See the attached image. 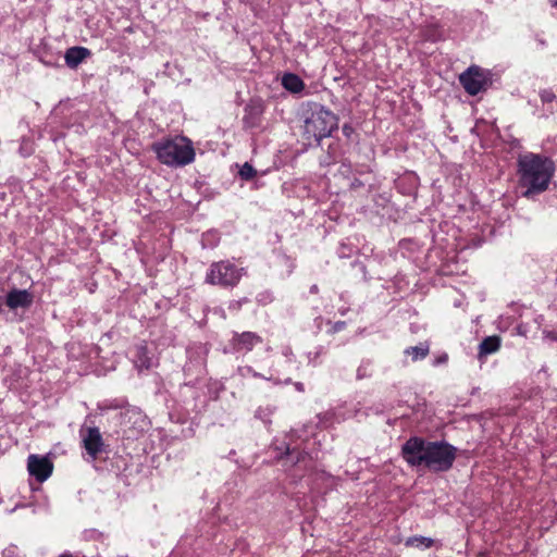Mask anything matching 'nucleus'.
Listing matches in <instances>:
<instances>
[{
    "mask_svg": "<svg viewBox=\"0 0 557 557\" xmlns=\"http://www.w3.org/2000/svg\"><path fill=\"white\" fill-rule=\"evenodd\" d=\"M338 127L337 116L324 106L311 103L305 113L302 137L311 145H320L323 138L330 137Z\"/></svg>",
    "mask_w": 557,
    "mask_h": 557,
    "instance_id": "3",
    "label": "nucleus"
},
{
    "mask_svg": "<svg viewBox=\"0 0 557 557\" xmlns=\"http://www.w3.org/2000/svg\"><path fill=\"white\" fill-rule=\"evenodd\" d=\"M539 95L543 103H549L556 99V95L552 89H542Z\"/></svg>",
    "mask_w": 557,
    "mask_h": 557,
    "instance_id": "23",
    "label": "nucleus"
},
{
    "mask_svg": "<svg viewBox=\"0 0 557 557\" xmlns=\"http://www.w3.org/2000/svg\"><path fill=\"white\" fill-rule=\"evenodd\" d=\"M237 372L239 375L242 376H246L248 374L252 375L253 377H257V379H265L261 373L259 372H256L251 367L249 366H246V367H238L237 369Z\"/></svg>",
    "mask_w": 557,
    "mask_h": 557,
    "instance_id": "22",
    "label": "nucleus"
},
{
    "mask_svg": "<svg viewBox=\"0 0 557 557\" xmlns=\"http://www.w3.org/2000/svg\"><path fill=\"white\" fill-rule=\"evenodd\" d=\"M433 540L431 537H425L422 535H414L408 537L405 542L407 547H418V548H429L433 545Z\"/></svg>",
    "mask_w": 557,
    "mask_h": 557,
    "instance_id": "17",
    "label": "nucleus"
},
{
    "mask_svg": "<svg viewBox=\"0 0 557 557\" xmlns=\"http://www.w3.org/2000/svg\"><path fill=\"white\" fill-rule=\"evenodd\" d=\"M245 274L244 268L237 267L230 260H221L209 265L205 282L224 288H234Z\"/></svg>",
    "mask_w": 557,
    "mask_h": 557,
    "instance_id": "5",
    "label": "nucleus"
},
{
    "mask_svg": "<svg viewBox=\"0 0 557 557\" xmlns=\"http://www.w3.org/2000/svg\"><path fill=\"white\" fill-rule=\"evenodd\" d=\"M548 337L553 341H556L557 342V333H549L548 334Z\"/></svg>",
    "mask_w": 557,
    "mask_h": 557,
    "instance_id": "34",
    "label": "nucleus"
},
{
    "mask_svg": "<svg viewBox=\"0 0 557 557\" xmlns=\"http://www.w3.org/2000/svg\"><path fill=\"white\" fill-rule=\"evenodd\" d=\"M500 348V338L496 335L485 337L479 345V358L496 352Z\"/></svg>",
    "mask_w": 557,
    "mask_h": 557,
    "instance_id": "15",
    "label": "nucleus"
},
{
    "mask_svg": "<svg viewBox=\"0 0 557 557\" xmlns=\"http://www.w3.org/2000/svg\"><path fill=\"white\" fill-rule=\"evenodd\" d=\"M152 150L157 159L168 166H185L195 159L193 143L184 136L157 141L152 145Z\"/></svg>",
    "mask_w": 557,
    "mask_h": 557,
    "instance_id": "4",
    "label": "nucleus"
},
{
    "mask_svg": "<svg viewBox=\"0 0 557 557\" xmlns=\"http://www.w3.org/2000/svg\"><path fill=\"white\" fill-rule=\"evenodd\" d=\"M372 366L373 363L370 359L361 360L359 367L357 368L356 379L360 381L371 377L373 373Z\"/></svg>",
    "mask_w": 557,
    "mask_h": 557,
    "instance_id": "18",
    "label": "nucleus"
},
{
    "mask_svg": "<svg viewBox=\"0 0 557 557\" xmlns=\"http://www.w3.org/2000/svg\"><path fill=\"white\" fill-rule=\"evenodd\" d=\"M59 557H85V556L79 552H76V553L65 552V553L61 554Z\"/></svg>",
    "mask_w": 557,
    "mask_h": 557,
    "instance_id": "29",
    "label": "nucleus"
},
{
    "mask_svg": "<svg viewBox=\"0 0 557 557\" xmlns=\"http://www.w3.org/2000/svg\"><path fill=\"white\" fill-rule=\"evenodd\" d=\"M325 354V349L323 346H318L314 350H311L307 354L309 364L317 367L320 364V357Z\"/></svg>",
    "mask_w": 557,
    "mask_h": 557,
    "instance_id": "19",
    "label": "nucleus"
},
{
    "mask_svg": "<svg viewBox=\"0 0 557 557\" xmlns=\"http://www.w3.org/2000/svg\"><path fill=\"white\" fill-rule=\"evenodd\" d=\"M537 42L543 47L546 46V41L544 39L539 38Z\"/></svg>",
    "mask_w": 557,
    "mask_h": 557,
    "instance_id": "36",
    "label": "nucleus"
},
{
    "mask_svg": "<svg viewBox=\"0 0 557 557\" xmlns=\"http://www.w3.org/2000/svg\"><path fill=\"white\" fill-rule=\"evenodd\" d=\"M295 387L298 392H304L305 391V386L301 382H296L295 383Z\"/></svg>",
    "mask_w": 557,
    "mask_h": 557,
    "instance_id": "31",
    "label": "nucleus"
},
{
    "mask_svg": "<svg viewBox=\"0 0 557 557\" xmlns=\"http://www.w3.org/2000/svg\"><path fill=\"white\" fill-rule=\"evenodd\" d=\"M273 414V409L271 407H259L256 412L255 417L262 420L264 423L271 422V416Z\"/></svg>",
    "mask_w": 557,
    "mask_h": 557,
    "instance_id": "21",
    "label": "nucleus"
},
{
    "mask_svg": "<svg viewBox=\"0 0 557 557\" xmlns=\"http://www.w3.org/2000/svg\"><path fill=\"white\" fill-rule=\"evenodd\" d=\"M554 172V162L547 157L532 152L520 156L517 174L522 196L531 198L547 190Z\"/></svg>",
    "mask_w": 557,
    "mask_h": 557,
    "instance_id": "2",
    "label": "nucleus"
},
{
    "mask_svg": "<svg viewBox=\"0 0 557 557\" xmlns=\"http://www.w3.org/2000/svg\"><path fill=\"white\" fill-rule=\"evenodd\" d=\"M83 446L92 460L103 450V440L98 428H88L83 435Z\"/></svg>",
    "mask_w": 557,
    "mask_h": 557,
    "instance_id": "10",
    "label": "nucleus"
},
{
    "mask_svg": "<svg viewBox=\"0 0 557 557\" xmlns=\"http://www.w3.org/2000/svg\"><path fill=\"white\" fill-rule=\"evenodd\" d=\"M32 152H33V148H32L30 143L28 140H23L20 146L21 156L28 157L32 154Z\"/></svg>",
    "mask_w": 557,
    "mask_h": 557,
    "instance_id": "25",
    "label": "nucleus"
},
{
    "mask_svg": "<svg viewBox=\"0 0 557 557\" xmlns=\"http://www.w3.org/2000/svg\"><path fill=\"white\" fill-rule=\"evenodd\" d=\"M430 351V346L428 343H420L418 346L408 347L405 350V354L411 356L412 361H418L424 359Z\"/></svg>",
    "mask_w": 557,
    "mask_h": 557,
    "instance_id": "16",
    "label": "nucleus"
},
{
    "mask_svg": "<svg viewBox=\"0 0 557 557\" xmlns=\"http://www.w3.org/2000/svg\"><path fill=\"white\" fill-rule=\"evenodd\" d=\"M345 327H346V322L337 321V322L334 323V325L332 327V331L334 333H336V332H339V331L344 330Z\"/></svg>",
    "mask_w": 557,
    "mask_h": 557,
    "instance_id": "28",
    "label": "nucleus"
},
{
    "mask_svg": "<svg viewBox=\"0 0 557 557\" xmlns=\"http://www.w3.org/2000/svg\"><path fill=\"white\" fill-rule=\"evenodd\" d=\"M2 557H18L17 547L9 546L2 552Z\"/></svg>",
    "mask_w": 557,
    "mask_h": 557,
    "instance_id": "26",
    "label": "nucleus"
},
{
    "mask_svg": "<svg viewBox=\"0 0 557 557\" xmlns=\"http://www.w3.org/2000/svg\"><path fill=\"white\" fill-rule=\"evenodd\" d=\"M319 292V287L318 285L313 284L311 287H310V293L311 294H317Z\"/></svg>",
    "mask_w": 557,
    "mask_h": 557,
    "instance_id": "33",
    "label": "nucleus"
},
{
    "mask_svg": "<svg viewBox=\"0 0 557 557\" xmlns=\"http://www.w3.org/2000/svg\"><path fill=\"white\" fill-rule=\"evenodd\" d=\"M262 342V337L255 332H233L228 347L232 352L248 354Z\"/></svg>",
    "mask_w": 557,
    "mask_h": 557,
    "instance_id": "7",
    "label": "nucleus"
},
{
    "mask_svg": "<svg viewBox=\"0 0 557 557\" xmlns=\"http://www.w3.org/2000/svg\"><path fill=\"white\" fill-rule=\"evenodd\" d=\"M264 104L261 99H251L244 109L243 125L246 129L257 128L262 123Z\"/></svg>",
    "mask_w": 557,
    "mask_h": 557,
    "instance_id": "9",
    "label": "nucleus"
},
{
    "mask_svg": "<svg viewBox=\"0 0 557 557\" xmlns=\"http://www.w3.org/2000/svg\"><path fill=\"white\" fill-rule=\"evenodd\" d=\"M209 237V234L203 236V242Z\"/></svg>",
    "mask_w": 557,
    "mask_h": 557,
    "instance_id": "38",
    "label": "nucleus"
},
{
    "mask_svg": "<svg viewBox=\"0 0 557 557\" xmlns=\"http://www.w3.org/2000/svg\"><path fill=\"white\" fill-rule=\"evenodd\" d=\"M549 3L553 8H557V0H549Z\"/></svg>",
    "mask_w": 557,
    "mask_h": 557,
    "instance_id": "35",
    "label": "nucleus"
},
{
    "mask_svg": "<svg viewBox=\"0 0 557 557\" xmlns=\"http://www.w3.org/2000/svg\"><path fill=\"white\" fill-rule=\"evenodd\" d=\"M27 470L39 483L45 482L52 474L53 463L48 457L29 455L27 458Z\"/></svg>",
    "mask_w": 557,
    "mask_h": 557,
    "instance_id": "8",
    "label": "nucleus"
},
{
    "mask_svg": "<svg viewBox=\"0 0 557 557\" xmlns=\"http://www.w3.org/2000/svg\"><path fill=\"white\" fill-rule=\"evenodd\" d=\"M257 174L255 168L248 162L244 163L239 169V176L244 181L252 180Z\"/></svg>",
    "mask_w": 557,
    "mask_h": 557,
    "instance_id": "20",
    "label": "nucleus"
},
{
    "mask_svg": "<svg viewBox=\"0 0 557 557\" xmlns=\"http://www.w3.org/2000/svg\"><path fill=\"white\" fill-rule=\"evenodd\" d=\"M333 162H334V160H333V159H325V160H322V161H321V164H322V165H330V164H332Z\"/></svg>",
    "mask_w": 557,
    "mask_h": 557,
    "instance_id": "32",
    "label": "nucleus"
},
{
    "mask_svg": "<svg viewBox=\"0 0 557 557\" xmlns=\"http://www.w3.org/2000/svg\"><path fill=\"white\" fill-rule=\"evenodd\" d=\"M343 135L347 138H350L354 133V127L350 124H344L342 127Z\"/></svg>",
    "mask_w": 557,
    "mask_h": 557,
    "instance_id": "27",
    "label": "nucleus"
},
{
    "mask_svg": "<svg viewBox=\"0 0 557 557\" xmlns=\"http://www.w3.org/2000/svg\"><path fill=\"white\" fill-rule=\"evenodd\" d=\"M133 362L139 372L149 370L158 363L154 355L148 349L146 343H140L135 346Z\"/></svg>",
    "mask_w": 557,
    "mask_h": 557,
    "instance_id": "11",
    "label": "nucleus"
},
{
    "mask_svg": "<svg viewBox=\"0 0 557 557\" xmlns=\"http://www.w3.org/2000/svg\"><path fill=\"white\" fill-rule=\"evenodd\" d=\"M91 55V51L86 47L75 46L66 49L64 61L67 67L77 69L87 58Z\"/></svg>",
    "mask_w": 557,
    "mask_h": 557,
    "instance_id": "13",
    "label": "nucleus"
},
{
    "mask_svg": "<svg viewBox=\"0 0 557 557\" xmlns=\"http://www.w3.org/2000/svg\"><path fill=\"white\" fill-rule=\"evenodd\" d=\"M33 304V295L27 289H11L5 296V305L11 310L26 309Z\"/></svg>",
    "mask_w": 557,
    "mask_h": 557,
    "instance_id": "12",
    "label": "nucleus"
},
{
    "mask_svg": "<svg viewBox=\"0 0 557 557\" xmlns=\"http://www.w3.org/2000/svg\"><path fill=\"white\" fill-rule=\"evenodd\" d=\"M362 186H363V183H362L360 180H358V178H355V180L351 182V184H350V188H351V189H357V188H360V187H362Z\"/></svg>",
    "mask_w": 557,
    "mask_h": 557,
    "instance_id": "30",
    "label": "nucleus"
},
{
    "mask_svg": "<svg viewBox=\"0 0 557 557\" xmlns=\"http://www.w3.org/2000/svg\"><path fill=\"white\" fill-rule=\"evenodd\" d=\"M282 86L293 94H299L305 89L304 81L294 73H285L282 77Z\"/></svg>",
    "mask_w": 557,
    "mask_h": 557,
    "instance_id": "14",
    "label": "nucleus"
},
{
    "mask_svg": "<svg viewBox=\"0 0 557 557\" xmlns=\"http://www.w3.org/2000/svg\"><path fill=\"white\" fill-rule=\"evenodd\" d=\"M457 447L446 441H426L411 436L401 446V457L410 467L423 466L434 473L449 471L457 458Z\"/></svg>",
    "mask_w": 557,
    "mask_h": 557,
    "instance_id": "1",
    "label": "nucleus"
},
{
    "mask_svg": "<svg viewBox=\"0 0 557 557\" xmlns=\"http://www.w3.org/2000/svg\"><path fill=\"white\" fill-rule=\"evenodd\" d=\"M128 414H132V416L136 417V422H139V426L141 429H144L145 426L148 425V422H147L146 418L141 414L140 411L128 410V411H126L125 416H128Z\"/></svg>",
    "mask_w": 557,
    "mask_h": 557,
    "instance_id": "24",
    "label": "nucleus"
},
{
    "mask_svg": "<svg viewBox=\"0 0 557 557\" xmlns=\"http://www.w3.org/2000/svg\"><path fill=\"white\" fill-rule=\"evenodd\" d=\"M459 83L467 94L475 96L491 85V74L478 65H471L459 75Z\"/></svg>",
    "mask_w": 557,
    "mask_h": 557,
    "instance_id": "6",
    "label": "nucleus"
},
{
    "mask_svg": "<svg viewBox=\"0 0 557 557\" xmlns=\"http://www.w3.org/2000/svg\"><path fill=\"white\" fill-rule=\"evenodd\" d=\"M447 360V356H443L442 358L438 359L437 363L440 362H445Z\"/></svg>",
    "mask_w": 557,
    "mask_h": 557,
    "instance_id": "37",
    "label": "nucleus"
}]
</instances>
